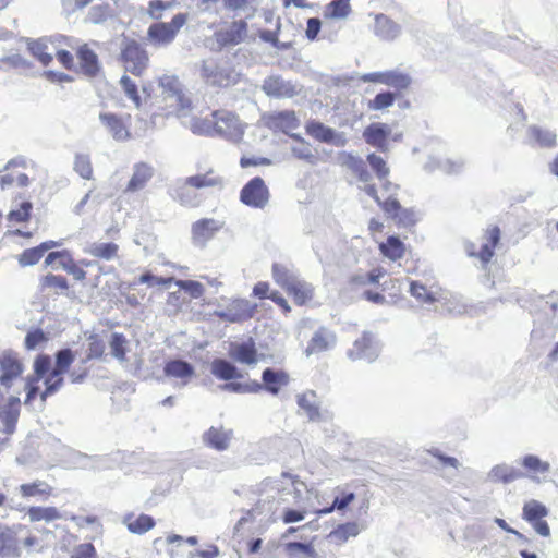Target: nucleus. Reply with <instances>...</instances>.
<instances>
[{
    "instance_id": "aec40b11",
    "label": "nucleus",
    "mask_w": 558,
    "mask_h": 558,
    "mask_svg": "<svg viewBox=\"0 0 558 558\" xmlns=\"http://www.w3.org/2000/svg\"><path fill=\"white\" fill-rule=\"evenodd\" d=\"M229 356L240 364L255 365L262 357V354L258 353L255 341L250 338L241 343H231Z\"/></svg>"
},
{
    "instance_id": "69168bd1",
    "label": "nucleus",
    "mask_w": 558,
    "mask_h": 558,
    "mask_svg": "<svg viewBox=\"0 0 558 558\" xmlns=\"http://www.w3.org/2000/svg\"><path fill=\"white\" fill-rule=\"evenodd\" d=\"M284 549L290 557H296L299 555L312 556L314 554V549L310 544L300 542L287 543Z\"/></svg>"
},
{
    "instance_id": "79ce46f5",
    "label": "nucleus",
    "mask_w": 558,
    "mask_h": 558,
    "mask_svg": "<svg viewBox=\"0 0 558 558\" xmlns=\"http://www.w3.org/2000/svg\"><path fill=\"white\" fill-rule=\"evenodd\" d=\"M298 405L304 411L310 421H319L322 415L315 401V393H303L298 397Z\"/></svg>"
},
{
    "instance_id": "f8f14e48",
    "label": "nucleus",
    "mask_w": 558,
    "mask_h": 558,
    "mask_svg": "<svg viewBox=\"0 0 558 558\" xmlns=\"http://www.w3.org/2000/svg\"><path fill=\"white\" fill-rule=\"evenodd\" d=\"M501 231L498 226H489L484 230L483 238L485 242L476 250L474 243L466 245V253L470 257H475L481 260L483 265H487L495 255V248L500 242Z\"/></svg>"
},
{
    "instance_id": "0eeeda50",
    "label": "nucleus",
    "mask_w": 558,
    "mask_h": 558,
    "mask_svg": "<svg viewBox=\"0 0 558 558\" xmlns=\"http://www.w3.org/2000/svg\"><path fill=\"white\" fill-rule=\"evenodd\" d=\"M158 85L161 88V97L167 102L170 113L180 116L181 113L191 110L192 99L178 76L162 75L158 80Z\"/></svg>"
},
{
    "instance_id": "13d9d810",
    "label": "nucleus",
    "mask_w": 558,
    "mask_h": 558,
    "mask_svg": "<svg viewBox=\"0 0 558 558\" xmlns=\"http://www.w3.org/2000/svg\"><path fill=\"white\" fill-rule=\"evenodd\" d=\"M180 289L186 292L193 299H199L205 293L204 286L195 280H175L173 281Z\"/></svg>"
},
{
    "instance_id": "5701e85b",
    "label": "nucleus",
    "mask_w": 558,
    "mask_h": 558,
    "mask_svg": "<svg viewBox=\"0 0 558 558\" xmlns=\"http://www.w3.org/2000/svg\"><path fill=\"white\" fill-rule=\"evenodd\" d=\"M286 292L292 298L293 302L298 306H306L310 305L315 295L314 287L302 280H293L287 287Z\"/></svg>"
},
{
    "instance_id": "e433bc0d",
    "label": "nucleus",
    "mask_w": 558,
    "mask_h": 558,
    "mask_svg": "<svg viewBox=\"0 0 558 558\" xmlns=\"http://www.w3.org/2000/svg\"><path fill=\"white\" fill-rule=\"evenodd\" d=\"M190 130L196 135L216 136L214 111L207 117H193L190 121Z\"/></svg>"
},
{
    "instance_id": "cd10ccee",
    "label": "nucleus",
    "mask_w": 558,
    "mask_h": 558,
    "mask_svg": "<svg viewBox=\"0 0 558 558\" xmlns=\"http://www.w3.org/2000/svg\"><path fill=\"white\" fill-rule=\"evenodd\" d=\"M521 465L525 470V476L536 482H541L542 477H545L550 470L549 462L543 461L534 454L524 456L521 460Z\"/></svg>"
},
{
    "instance_id": "49530a36",
    "label": "nucleus",
    "mask_w": 558,
    "mask_h": 558,
    "mask_svg": "<svg viewBox=\"0 0 558 558\" xmlns=\"http://www.w3.org/2000/svg\"><path fill=\"white\" fill-rule=\"evenodd\" d=\"M351 13L350 0H333L324 11L326 19H344Z\"/></svg>"
},
{
    "instance_id": "6ab92c4d",
    "label": "nucleus",
    "mask_w": 558,
    "mask_h": 558,
    "mask_svg": "<svg viewBox=\"0 0 558 558\" xmlns=\"http://www.w3.org/2000/svg\"><path fill=\"white\" fill-rule=\"evenodd\" d=\"M247 28L244 20L233 21L228 27L216 32L215 37L220 46H235L246 38Z\"/></svg>"
},
{
    "instance_id": "c9c22d12",
    "label": "nucleus",
    "mask_w": 558,
    "mask_h": 558,
    "mask_svg": "<svg viewBox=\"0 0 558 558\" xmlns=\"http://www.w3.org/2000/svg\"><path fill=\"white\" fill-rule=\"evenodd\" d=\"M123 522L133 534H144L156 525L154 518L145 513L137 517L133 513H129L124 517Z\"/></svg>"
},
{
    "instance_id": "603ef678",
    "label": "nucleus",
    "mask_w": 558,
    "mask_h": 558,
    "mask_svg": "<svg viewBox=\"0 0 558 558\" xmlns=\"http://www.w3.org/2000/svg\"><path fill=\"white\" fill-rule=\"evenodd\" d=\"M75 259L73 258L71 252L69 250L61 251H52L47 254L45 258V265L51 266L56 262L59 263V266L65 270V268L71 265Z\"/></svg>"
},
{
    "instance_id": "774afa93",
    "label": "nucleus",
    "mask_w": 558,
    "mask_h": 558,
    "mask_svg": "<svg viewBox=\"0 0 558 558\" xmlns=\"http://www.w3.org/2000/svg\"><path fill=\"white\" fill-rule=\"evenodd\" d=\"M70 558H97V551L92 543L77 545Z\"/></svg>"
},
{
    "instance_id": "680f3d73",
    "label": "nucleus",
    "mask_w": 558,
    "mask_h": 558,
    "mask_svg": "<svg viewBox=\"0 0 558 558\" xmlns=\"http://www.w3.org/2000/svg\"><path fill=\"white\" fill-rule=\"evenodd\" d=\"M272 278L284 290L289 287L291 281L295 280L290 276L288 269L280 264L272 265Z\"/></svg>"
},
{
    "instance_id": "72a5a7b5",
    "label": "nucleus",
    "mask_w": 558,
    "mask_h": 558,
    "mask_svg": "<svg viewBox=\"0 0 558 558\" xmlns=\"http://www.w3.org/2000/svg\"><path fill=\"white\" fill-rule=\"evenodd\" d=\"M305 131L307 135L320 143L331 144L335 143L337 138L335 130L316 120L307 121Z\"/></svg>"
},
{
    "instance_id": "393cba45",
    "label": "nucleus",
    "mask_w": 558,
    "mask_h": 558,
    "mask_svg": "<svg viewBox=\"0 0 558 558\" xmlns=\"http://www.w3.org/2000/svg\"><path fill=\"white\" fill-rule=\"evenodd\" d=\"M154 172L153 166L147 162L135 163L133 174L128 182L125 192L133 193L143 190L154 177Z\"/></svg>"
},
{
    "instance_id": "c756f323",
    "label": "nucleus",
    "mask_w": 558,
    "mask_h": 558,
    "mask_svg": "<svg viewBox=\"0 0 558 558\" xmlns=\"http://www.w3.org/2000/svg\"><path fill=\"white\" fill-rule=\"evenodd\" d=\"M380 254L391 262H397L404 257L407 252L405 244L397 235H389L386 241L378 245Z\"/></svg>"
},
{
    "instance_id": "b1692460",
    "label": "nucleus",
    "mask_w": 558,
    "mask_h": 558,
    "mask_svg": "<svg viewBox=\"0 0 558 558\" xmlns=\"http://www.w3.org/2000/svg\"><path fill=\"white\" fill-rule=\"evenodd\" d=\"M263 90L275 98H291L296 94L295 86L279 76H270L264 81Z\"/></svg>"
},
{
    "instance_id": "6e6d98bb",
    "label": "nucleus",
    "mask_w": 558,
    "mask_h": 558,
    "mask_svg": "<svg viewBox=\"0 0 558 558\" xmlns=\"http://www.w3.org/2000/svg\"><path fill=\"white\" fill-rule=\"evenodd\" d=\"M410 293L420 302L434 303L437 298L434 292L429 291L423 283L412 281L410 284Z\"/></svg>"
},
{
    "instance_id": "a211bd4d",
    "label": "nucleus",
    "mask_w": 558,
    "mask_h": 558,
    "mask_svg": "<svg viewBox=\"0 0 558 558\" xmlns=\"http://www.w3.org/2000/svg\"><path fill=\"white\" fill-rule=\"evenodd\" d=\"M222 227L223 222L214 218L198 219L191 227L193 243L204 246Z\"/></svg>"
},
{
    "instance_id": "c85d7f7f",
    "label": "nucleus",
    "mask_w": 558,
    "mask_h": 558,
    "mask_svg": "<svg viewBox=\"0 0 558 558\" xmlns=\"http://www.w3.org/2000/svg\"><path fill=\"white\" fill-rule=\"evenodd\" d=\"M23 166V163H19L16 161H10L7 166V172L3 175H0V187L5 190L14 184L24 187L29 183V179L26 173L17 171V168Z\"/></svg>"
},
{
    "instance_id": "f3484780",
    "label": "nucleus",
    "mask_w": 558,
    "mask_h": 558,
    "mask_svg": "<svg viewBox=\"0 0 558 558\" xmlns=\"http://www.w3.org/2000/svg\"><path fill=\"white\" fill-rule=\"evenodd\" d=\"M51 368V357L47 354H39L34 361L35 377L28 378L26 385L25 404H29L38 393L37 383L47 377Z\"/></svg>"
},
{
    "instance_id": "39448f33",
    "label": "nucleus",
    "mask_w": 558,
    "mask_h": 558,
    "mask_svg": "<svg viewBox=\"0 0 558 558\" xmlns=\"http://www.w3.org/2000/svg\"><path fill=\"white\" fill-rule=\"evenodd\" d=\"M97 47H99V43L95 40L77 45L74 49L76 64L74 57L68 50H58L56 58L65 70L75 71L88 78H95L102 71L101 62L96 52Z\"/></svg>"
},
{
    "instance_id": "0e129e2a",
    "label": "nucleus",
    "mask_w": 558,
    "mask_h": 558,
    "mask_svg": "<svg viewBox=\"0 0 558 558\" xmlns=\"http://www.w3.org/2000/svg\"><path fill=\"white\" fill-rule=\"evenodd\" d=\"M173 281H174L173 277H167V278L157 277V276H154L153 274H150L149 271L142 274L137 279L138 283L148 284L150 287H153V286L168 287Z\"/></svg>"
},
{
    "instance_id": "8fccbe9b",
    "label": "nucleus",
    "mask_w": 558,
    "mask_h": 558,
    "mask_svg": "<svg viewBox=\"0 0 558 558\" xmlns=\"http://www.w3.org/2000/svg\"><path fill=\"white\" fill-rule=\"evenodd\" d=\"M128 339L123 333L113 332L110 337L109 345L112 355L119 361L126 360Z\"/></svg>"
},
{
    "instance_id": "4c0bfd02",
    "label": "nucleus",
    "mask_w": 558,
    "mask_h": 558,
    "mask_svg": "<svg viewBox=\"0 0 558 558\" xmlns=\"http://www.w3.org/2000/svg\"><path fill=\"white\" fill-rule=\"evenodd\" d=\"M87 253L98 259L112 260L119 256V245L113 242L93 243Z\"/></svg>"
},
{
    "instance_id": "ea45409f",
    "label": "nucleus",
    "mask_w": 558,
    "mask_h": 558,
    "mask_svg": "<svg viewBox=\"0 0 558 558\" xmlns=\"http://www.w3.org/2000/svg\"><path fill=\"white\" fill-rule=\"evenodd\" d=\"M27 514L32 522H51L61 518V513L56 507L33 506L28 508Z\"/></svg>"
},
{
    "instance_id": "bf43d9fd",
    "label": "nucleus",
    "mask_w": 558,
    "mask_h": 558,
    "mask_svg": "<svg viewBox=\"0 0 558 558\" xmlns=\"http://www.w3.org/2000/svg\"><path fill=\"white\" fill-rule=\"evenodd\" d=\"M396 95L390 92H383L375 96L374 99L368 101V109L371 110H383L393 105Z\"/></svg>"
},
{
    "instance_id": "f03ea898",
    "label": "nucleus",
    "mask_w": 558,
    "mask_h": 558,
    "mask_svg": "<svg viewBox=\"0 0 558 558\" xmlns=\"http://www.w3.org/2000/svg\"><path fill=\"white\" fill-rule=\"evenodd\" d=\"M0 432L12 435L16 430L21 414L20 390L13 383L23 373V364L15 354L4 352L0 355Z\"/></svg>"
},
{
    "instance_id": "20e7f679",
    "label": "nucleus",
    "mask_w": 558,
    "mask_h": 558,
    "mask_svg": "<svg viewBox=\"0 0 558 558\" xmlns=\"http://www.w3.org/2000/svg\"><path fill=\"white\" fill-rule=\"evenodd\" d=\"M353 291H362L363 298L374 304H384L385 294L395 298L399 294V281L387 275L383 267L373 268L365 274H355L348 279Z\"/></svg>"
},
{
    "instance_id": "f257e3e1",
    "label": "nucleus",
    "mask_w": 558,
    "mask_h": 558,
    "mask_svg": "<svg viewBox=\"0 0 558 558\" xmlns=\"http://www.w3.org/2000/svg\"><path fill=\"white\" fill-rule=\"evenodd\" d=\"M211 374L223 381L221 389L234 393H258L263 390L270 395H278L290 383V375L282 368L267 367L262 373V383L251 380L247 383L238 381L244 375L231 362L223 359H215L211 362Z\"/></svg>"
},
{
    "instance_id": "a19ab883",
    "label": "nucleus",
    "mask_w": 558,
    "mask_h": 558,
    "mask_svg": "<svg viewBox=\"0 0 558 558\" xmlns=\"http://www.w3.org/2000/svg\"><path fill=\"white\" fill-rule=\"evenodd\" d=\"M531 140L541 147H554L556 146V133L548 129L541 126H531L529 130Z\"/></svg>"
},
{
    "instance_id": "f704fd0d",
    "label": "nucleus",
    "mask_w": 558,
    "mask_h": 558,
    "mask_svg": "<svg viewBox=\"0 0 558 558\" xmlns=\"http://www.w3.org/2000/svg\"><path fill=\"white\" fill-rule=\"evenodd\" d=\"M0 556L8 558L20 557L19 541L9 527H0Z\"/></svg>"
},
{
    "instance_id": "dca6fc26",
    "label": "nucleus",
    "mask_w": 558,
    "mask_h": 558,
    "mask_svg": "<svg viewBox=\"0 0 558 558\" xmlns=\"http://www.w3.org/2000/svg\"><path fill=\"white\" fill-rule=\"evenodd\" d=\"M255 306L246 300H233L225 311L215 312V316L228 323H242L253 317Z\"/></svg>"
},
{
    "instance_id": "c03bdc74",
    "label": "nucleus",
    "mask_w": 558,
    "mask_h": 558,
    "mask_svg": "<svg viewBox=\"0 0 558 558\" xmlns=\"http://www.w3.org/2000/svg\"><path fill=\"white\" fill-rule=\"evenodd\" d=\"M117 0H106L102 4L94 5L90 9L89 16L93 22L100 23L114 15Z\"/></svg>"
},
{
    "instance_id": "5fc2aeb1",
    "label": "nucleus",
    "mask_w": 558,
    "mask_h": 558,
    "mask_svg": "<svg viewBox=\"0 0 558 558\" xmlns=\"http://www.w3.org/2000/svg\"><path fill=\"white\" fill-rule=\"evenodd\" d=\"M355 499V495L353 493L341 492L339 496H336L332 505L330 507L319 509L316 511L317 514H328L332 512L335 509L343 510L345 509L353 500Z\"/></svg>"
},
{
    "instance_id": "473e14b6",
    "label": "nucleus",
    "mask_w": 558,
    "mask_h": 558,
    "mask_svg": "<svg viewBox=\"0 0 558 558\" xmlns=\"http://www.w3.org/2000/svg\"><path fill=\"white\" fill-rule=\"evenodd\" d=\"M335 342V336L322 328L317 330L307 343L305 353L307 355L318 354L331 348Z\"/></svg>"
},
{
    "instance_id": "052dcab7",
    "label": "nucleus",
    "mask_w": 558,
    "mask_h": 558,
    "mask_svg": "<svg viewBox=\"0 0 558 558\" xmlns=\"http://www.w3.org/2000/svg\"><path fill=\"white\" fill-rule=\"evenodd\" d=\"M48 336L40 328L29 330L25 337L24 345L27 350H35L48 341Z\"/></svg>"
},
{
    "instance_id": "37998d69",
    "label": "nucleus",
    "mask_w": 558,
    "mask_h": 558,
    "mask_svg": "<svg viewBox=\"0 0 558 558\" xmlns=\"http://www.w3.org/2000/svg\"><path fill=\"white\" fill-rule=\"evenodd\" d=\"M373 348V337L368 332H364L360 338H357L352 349L349 351V356L352 360H360L365 357Z\"/></svg>"
},
{
    "instance_id": "2eb2a0df",
    "label": "nucleus",
    "mask_w": 558,
    "mask_h": 558,
    "mask_svg": "<svg viewBox=\"0 0 558 558\" xmlns=\"http://www.w3.org/2000/svg\"><path fill=\"white\" fill-rule=\"evenodd\" d=\"M99 119L116 141L124 142L131 137V116H119L113 112H101Z\"/></svg>"
},
{
    "instance_id": "9d476101",
    "label": "nucleus",
    "mask_w": 558,
    "mask_h": 558,
    "mask_svg": "<svg viewBox=\"0 0 558 558\" xmlns=\"http://www.w3.org/2000/svg\"><path fill=\"white\" fill-rule=\"evenodd\" d=\"M216 120V136L229 141L240 142L244 135L245 124L239 114L228 109L214 110Z\"/></svg>"
},
{
    "instance_id": "e2e57ef3",
    "label": "nucleus",
    "mask_w": 558,
    "mask_h": 558,
    "mask_svg": "<svg viewBox=\"0 0 558 558\" xmlns=\"http://www.w3.org/2000/svg\"><path fill=\"white\" fill-rule=\"evenodd\" d=\"M92 265H93V262L88 260V259H82L78 263L74 260L71 265H69L65 268V271L69 275H72L75 280L84 281V280H86L87 275L83 267H88Z\"/></svg>"
},
{
    "instance_id": "6e6552de",
    "label": "nucleus",
    "mask_w": 558,
    "mask_h": 558,
    "mask_svg": "<svg viewBox=\"0 0 558 558\" xmlns=\"http://www.w3.org/2000/svg\"><path fill=\"white\" fill-rule=\"evenodd\" d=\"M364 191L378 204L388 218H391L398 227H412L417 222L416 213L412 208H404L395 196H388L381 201L374 184H368Z\"/></svg>"
},
{
    "instance_id": "3c124183",
    "label": "nucleus",
    "mask_w": 558,
    "mask_h": 558,
    "mask_svg": "<svg viewBox=\"0 0 558 558\" xmlns=\"http://www.w3.org/2000/svg\"><path fill=\"white\" fill-rule=\"evenodd\" d=\"M33 211V204L29 201H25L20 204L16 209H12L8 213L7 219L11 223H24L29 221Z\"/></svg>"
},
{
    "instance_id": "9b49d317",
    "label": "nucleus",
    "mask_w": 558,
    "mask_h": 558,
    "mask_svg": "<svg viewBox=\"0 0 558 558\" xmlns=\"http://www.w3.org/2000/svg\"><path fill=\"white\" fill-rule=\"evenodd\" d=\"M269 198V189L260 177L251 179L240 192V201L252 208L266 207Z\"/></svg>"
},
{
    "instance_id": "412c9836",
    "label": "nucleus",
    "mask_w": 558,
    "mask_h": 558,
    "mask_svg": "<svg viewBox=\"0 0 558 558\" xmlns=\"http://www.w3.org/2000/svg\"><path fill=\"white\" fill-rule=\"evenodd\" d=\"M70 284L62 275L47 274L39 280V291L47 296H60L68 294Z\"/></svg>"
},
{
    "instance_id": "4468645a",
    "label": "nucleus",
    "mask_w": 558,
    "mask_h": 558,
    "mask_svg": "<svg viewBox=\"0 0 558 558\" xmlns=\"http://www.w3.org/2000/svg\"><path fill=\"white\" fill-rule=\"evenodd\" d=\"M266 125L274 131H280L289 135L291 138L304 143V140L300 135L291 133L300 126V120L293 110H283L269 113L266 117Z\"/></svg>"
},
{
    "instance_id": "09e8293b",
    "label": "nucleus",
    "mask_w": 558,
    "mask_h": 558,
    "mask_svg": "<svg viewBox=\"0 0 558 558\" xmlns=\"http://www.w3.org/2000/svg\"><path fill=\"white\" fill-rule=\"evenodd\" d=\"M119 83L125 96L133 102L136 108H141L142 98L137 84L126 74L121 76Z\"/></svg>"
},
{
    "instance_id": "58836bf2",
    "label": "nucleus",
    "mask_w": 558,
    "mask_h": 558,
    "mask_svg": "<svg viewBox=\"0 0 558 558\" xmlns=\"http://www.w3.org/2000/svg\"><path fill=\"white\" fill-rule=\"evenodd\" d=\"M525 474L521 470L506 464L496 465L492 470L493 480L500 483L514 482L523 478Z\"/></svg>"
},
{
    "instance_id": "2f4dec72",
    "label": "nucleus",
    "mask_w": 558,
    "mask_h": 558,
    "mask_svg": "<svg viewBox=\"0 0 558 558\" xmlns=\"http://www.w3.org/2000/svg\"><path fill=\"white\" fill-rule=\"evenodd\" d=\"M389 128L384 123H372L363 132L365 142L374 147L384 148L387 143Z\"/></svg>"
},
{
    "instance_id": "de8ad7c7",
    "label": "nucleus",
    "mask_w": 558,
    "mask_h": 558,
    "mask_svg": "<svg viewBox=\"0 0 558 558\" xmlns=\"http://www.w3.org/2000/svg\"><path fill=\"white\" fill-rule=\"evenodd\" d=\"M27 49L29 53L45 66L50 64L53 60L52 54L48 52L47 44L41 39L31 41Z\"/></svg>"
},
{
    "instance_id": "864d4df0",
    "label": "nucleus",
    "mask_w": 558,
    "mask_h": 558,
    "mask_svg": "<svg viewBox=\"0 0 558 558\" xmlns=\"http://www.w3.org/2000/svg\"><path fill=\"white\" fill-rule=\"evenodd\" d=\"M384 84L397 89H407L411 84V78L408 74L401 72L386 71Z\"/></svg>"
},
{
    "instance_id": "423d86ee",
    "label": "nucleus",
    "mask_w": 558,
    "mask_h": 558,
    "mask_svg": "<svg viewBox=\"0 0 558 558\" xmlns=\"http://www.w3.org/2000/svg\"><path fill=\"white\" fill-rule=\"evenodd\" d=\"M118 61L125 73L141 77L148 70L150 58L141 43L135 39H126L121 46Z\"/></svg>"
},
{
    "instance_id": "1a4fd4ad",
    "label": "nucleus",
    "mask_w": 558,
    "mask_h": 558,
    "mask_svg": "<svg viewBox=\"0 0 558 558\" xmlns=\"http://www.w3.org/2000/svg\"><path fill=\"white\" fill-rule=\"evenodd\" d=\"M186 13L175 14L170 22L153 23L147 29V40L154 47H166L177 37L179 31L187 22Z\"/></svg>"
},
{
    "instance_id": "338daca9",
    "label": "nucleus",
    "mask_w": 558,
    "mask_h": 558,
    "mask_svg": "<svg viewBox=\"0 0 558 558\" xmlns=\"http://www.w3.org/2000/svg\"><path fill=\"white\" fill-rule=\"evenodd\" d=\"M367 161L379 179H386L388 177L389 168L380 156L376 154H369L367 156Z\"/></svg>"
},
{
    "instance_id": "7c9ffc66",
    "label": "nucleus",
    "mask_w": 558,
    "mask_h": 558,
    "mask_svg": "<svg viewBox=\"0 0 558 558\" xmlns=\"http://www.w3.org/2000/svg\"><path fill=\"white\" fill-rule=\"evenodd\" d=\"M223 184V179L213 168L205 173H198L185 178V185L193 189L216 187Z\"/></svg>"
},
{
    "instance_id": "bb28decb",
    "label": "nucleus",
    "mask_w": 558,
    "mask_h": 558,
    "mask_svg": "<svg viewBox=\"0 0 558 558\" xmlns=\"http://www.w3.org/2000/svg\"><path fill=\"white\" fill-rule=\"evenodd\" d=\"M19 493L23 498H39L47 500L54 496V488L45 481L36 480L31 483H24L19 486Z\"/></svg>"
},
{
    "instance_id": "ddd939ff",
    "label": "nucleus",
    "mask_w": 558,
    "mask_h": 558,
    "mask_svg": "<svg viewBox=\"0 0 558 558\" xmlns=\"http://www.w3.org/2000/svg\"><path fill=\"white\" fill-rule=\"evenodd\" d=\"M548 514V509L541 501L531 499L523 505L522 518L529 522L541 536L548 537L550 529L544 520Z\"/></svg>"
},
{
    "instance_id": "a18cd8bd",
    "label": "nucleus",
    "mask_w": 558,
    "mask_h": 558,
    "mask_svg": "<svg viewBox=\"0 0 558 558\" xmlns=\"http://www.w3.org/2000/svg\"><path fill=\"white\" fill-rule=\"evenodd\" d=\"M105 341L97 333L87 337V350L85 356L88 361L100 360L105 356Z\"/></svg>"
},
{
    "instance_id": "4be33fe9",
    "label": "nucleus",
    "mask_w": 558,
    "mask_h": 558,
    "mask_svg": "<svg viewBox=\"0 0 558 558\" xmlns=\"http://www.w3.org/2000/svg\"><path fill=\"white\" fill-rule=\"evenodd\" d=\"M163 373L167 377L175 378L182 385H187L195 376V368L183 360H169L163 366Z\"/></svg>"
},
{
    "instance_id": "a878e982",
    "label": "nucleus",
    "mask_w": 558,
    "mask_h": 558,
    "mask_svg": "<svg viewBox=\"0 0 558 558\" xmlns=\"http://www.w3.org/2000/svg\"><path fill=\"white\" fill-rule=\"evenodd\" d=\"M232 438V430L223 427H210L203 435L204 444L217 451H223L229 448Z\"/></svg>"
},
{
    "instance_id": "4d7b16f0",
    "label": "nucleus",
    "mask_w": 558,
    "mask_h": 558,
    "mask_svg": "<svg viewBox=\"0 0 558 558\" xmlns=\"http://www.w3.org/2000/svg\"><path fill=\"white\" fill-rule=\"evenodd\" d=\"M44 257V253L39 248V246H34L31 248L24 250L19 256L17 262L20 266L26 267L37 264Z\"/></svg>"
},
{
    "instance_id": "7ed1b4c3",
    "label": "nucleus",
    "mask_w": 558,
    "mask_h": 558,
    "mask_svg": "<svg viewBox=\"0 0 558 558\" xmlns=\"http://www.w3.org/2000/svg\"><path fill=\"white\" fill-rule=\"evenodd\" d=\"M56 365L47 377H45V390L40 393V399H46L58 392L64 384V374L66 373L72 384L84 383L90 374L92 365L86 357H81L76 365L71 368L75 354L71 349L59 350L56 355Z\"/></svg>"
}]
</instances>
